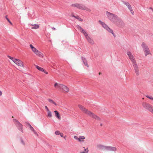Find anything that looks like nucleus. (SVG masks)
I'll return each instance as SVG.
<instances>
[{
  "instance_id": "nucleus-1",
  "label": "nucleus",
  "mask_w": 153,
  "mask_h": 153,
  "mask_svg": "<svg viewBox=\"0 0 153 153\" xmlns=\"http://www.w3.org/2000/svg\"><path fill=\"white\" fill-rule=\"evenodd\" d=\"M78 107L84 113L93 118L99 121L101 120V119L98 116L94 114L91 111L88 110L83 106L80 105H78Z\"/></svg>"
},
{
  "instance_id": "nucleus-2",
  "label": "nucleus",
  "mask_w": 153,
  "mask_h": 153,
  "mask_svg": "<svg viewBox=\"0 0 153 153\" xmlns=\"http://www.w3.org/2000/svg\"><path fill=\"white\" fill-rule=\"evenodd\" d=\"M54 86L55 88L58 89L63 93L66 94L69 91V88L67 86L63 84L56 82L55 83Z\"/></svg>"
},
{
  "instance_id": "nucleus-3",
  "label": "nucleus",
  "mask_w": 153,
  "mask_h": 153,
  "mask_svg": "<svg viewBox=\"0 0 153 153\" xmlns=\"http://www.w3.org/2000/svg\"><path fill=\"white\" fill-rule=\"evenodd\" d=\"M71 6L73 7H76L80 10H85L88 12L91 11V10L90 8L82 4L76 3L72 4Z\"/></svg>"
},
{
  "instance_id": "nucleus-4",
  "label": "nucleus",
  "mask_w": 153,
  "mask_h": 153,
  "mask_svg": "<svg viewBox=\"0 0 153 153\" xmlns=\"http://www.w3.org/2000/svg\"><path fill=\"white\" fill-rule=\"evenodd\" d=\"M8 57L18 66L22 68L24 67V65L23 62L20 60L15 58L9 56H8Z\"/></svg>"
},
{
  "instance_id": "nucleus-5",
  "label": "nucleus",
  "mask_w": 153,
  "mask_h": 153,
  "mask_svg": "<svg viewBox=\"0 0 153 153\" xmlns=\"http://www.w3.org/2000/svg\"><path fill=\"white\" fill-rule=\"evenodd\" d=\"M141 46L143 48L146 56L149 55L151 54L149 49L145 43L143 42L141 45Z\"/></svg>"
},
{
  "instance_id": "nucleus-6",
  "label": "nucleus",
  "mask_w": 153,
  "mask_h": 153,
  "mask_svg": "<svg viewBox=\"0 0 153 153\" xmlns=\"http://www.w3.org/2000/svg\"><path fill=\"white\" fill-rule=\"evenodd\" d=\"M142 104L144 108L153 114V106L152 105L146 102H143Z\"/></svg>"
},
{
  "instance_id": "nucleus-7",
  "label": "nucleus",
  "mask_w": 153,
  "mask_h": 153,
  "mask_svg": "<svg viewBox=\"0 0 153 153\" xmlns=\"http://www.w3.org/2000/svg\"><path fill=\"white\" fill-rule=\"evenodd\" d=\"M106 14L108 18L113 22H114V21H115L116 19L118 17L117 15L108 12H106Z\"/></svg>"
},
{
  "instance_id": "nucleus-8",
  "label": "nucleus",
  "mask_w": 153,
  "mask_h": 153,
  "mask_svg": "<svg viewBox=\"0 0 153 153\" xmlns=\"http://www.w3.org/2000/svg\"><path fill=\"white\" fill-rule=\"evenodd\" d=\"M114 23L120 27H122L124 26V22L118 17L114 21Z\"/></svg>"
},
{
  "instance_id": "nucleus-9",
  "label": "nucleus",
  "mask_w": 153,
  "mask_h": 153,
  "mask_svg": "<svg viewBox=\"0 0 153 153\" xmlns=\"http://www.w3.org/2000/svg\"><path fill=\"white\" fill-rule=\"evenodd\" d=\"M127 54L128 55V57L130 59L131 61L132 62L133 65H134V63H137L134 57L133 56L131 53L130 51H128Z\"/></svg>"
},
{
  "instance_id": "nucleus-10",
  "label": "nucleus",
  "mask_w": 153,
  "mask_h": 153,
  "mask_svg": "<svg viewBox=\"0 0 153 153\" xmlns=\"http://www.w3.org/2000/svg\"><path fill=\"white\" fill-rule=\"evenodd\" d=\"M100 22L101 24L102 25V27L105 28L106 30L108 31L111 33L112 34H113V31L110 28H109L104 23L99 21Z\"/></svg>"
},
{
  "instance_id": "nucleus-11",
  "label": "nucleus",
  "mask_w": 153,
  "mask_h": 153,
  "mask_svg": "<svg viewBox=\"0 0 153 153\" xmlns=\"http://www.w3.org/2000/svg\"><path fill=\"white\" fill-rule=\"evenodd\" d=\"M76 27L78 30L84 35L85 37L88 36L86 31L84 29H82L80 26L77 25Z\"/></svg>"
},
{
  "instance_id": "nucleus-12",
  "label": "nucleus",
  "mask_w": 153,
  "mask_h": 153,
  "mask_svg": "<svg viewBox=\"0 0 153 153\" xmlns=\"http://www.w3.org/2000/svg\"><path fill=\"white\" fill-rule=\"evenodd\" d=\"M89 152L88 147L85 148V147L81 148L79 150V153H88Z\"/></svg>"
},
{
  "instance_id": "nucleus-13",
  "label": "nucleus",
  "mask_w": 153,
  "mask_h": 153,
  "mask_svg": "<svg viewBox=\"0 0 153 153\" xmlns=\"http://www.w3.org/2000/svg\"><path fill=\"white\" fill-rule=\"evenodd\" d=\"M133 66L135 71V74L137 76L139 75L140 73L138 69V67L137 63H134V65Z\"/></svg>"
},
{
  "instance_id": "nucleus-14",
  "label": "nucleus",
  "mask_w": 153,
  "mask_h": 153,
  "mask_svg": "<svg viewBox=\"0 0 153 153\" xmlns=\"http://www.w3.org/2000/svg\"><path fill=\"white\" fill-rule=\"evenodd\" d=\"M30 46L31 49V50L35 54L38 55V50L35 48L32 44H30Z\"/></svg>"
},
{
  "instance_id": "nucleus-15",
  "label": "nucleus",
  "mask_w": 153,
  "mask_h": 153,
  "mask_svg": "<svg viewBox=\"0 0 153 153\" xmlns=\"http://www.w3.org/2000/svg\"><path fill=\"white\" fill-rule=\"evenodd\" d=\"M25 124L28 128H29L31 131H33L34 134L37 135V133L35 131L33 128L29 123L27 122H26Z\"/></svg>"
},
{
  "instance_id": "nucleus-16",
  "label": "nucleus",
  "mask_w": 153,
  "mask_h": 153,
  "mask_svg": "<svg viewBox=\"0 0 153 153\" xmlns=\"http://www.w3.org/2000/svg\"><path fill=\"white\" fill-rule=\"evenodd\" d=\"M105 147V146L101 144H98L96 145L97 149L99 150H104Z\"/></svg>"
},
{
  "instance_id": "nucleus-17",
  "label": "nucleus",
  "mask_w": 153,
  "mask_h": 153,
  "mask_svg": "<svg viewBox=\"0 0 153 153\" xmlns=\"http://www.w3.org/2000/svg\"><path fill=\"white\" fill-rule=\"evenodd\" d=\"M85 38L89 43L92 45H93L94 44V41L93 40L88 36L86 37Z\"/></svg>"
},
{
  "instance_id": "nucleus-18",
  "label": "nucleus",
  "mask_w": 153,
  "mask_h": 153,
  "mask_svg": "<svg viewBox=\"0 0 153 153\" xmlns=\"http://www.w3.org/2000/svg\"><path fill=\"white\" fill-rule=\"evenodd\" d=\"M85 139V137L84 136H80L79 137L78 141L80 143L83 142H84Z\"/></svg>"
},
{
  "instance_id": "nucleus-19",
  "label": "nucleus",
  "mask_w": 153,
  "mask_h": 153,
  "mask_svg": "<svg viewBox=\"0 0 153 153\" xmlns=\"http://www.w3.org/2000/svg\"><path fill=\"white\" fill-rule=\"evenodd\" d=\"M55 113V117L58 118L59 120H61V115L57 111H54Z\"/></svg>"
},
{
  "instance_id": "nucleus-20",
  "label": "nucleus",
  "mask_w": 153,
  "mask_h": 153,
  "mask_svg": "<svg viewBox=\"0 0 153 153\" xmlns=\"http://www.w3.org/2000/svg\"><path fill=\"white\" fill-rule=\"evenodd\" d=\"M14 122H16V124L17 126L19 127V129L22 130V125L19 122H18L16 119H13Z\"/></svg>"
},
{
  "instance_id": "nucleus-21",
  "label": "nucleus",
  "mask_w": 153,
  "mask_h": 153,
  "mask_svg": "<svg viewBox=\"0 0 153 153\" xmlns=\"http://www.w3.org/2000/svg\"><path fill=\"white\" fill-rule=\"evenodd\" d=\"M39 57H40V59H40L42 61H43L45 60L44 58V55L43 54L39 52Z\"/></svg>"
},
{
  "instance_id": "nucleus-22",
  "label": "nucleus",
  "mask_w": 153,
  "mask_h": 153,
  "mask_svg": "<svg viewBox=\"0 0 153 153\" xmlns=\"http://www.w3.org/2000/svg\"><path fill=\"white\" fill-rule=\"evenodd\" d=\"M123 3L124 5L126 6L128 9H129V8H130L131 7V5L128 2L125 1H123Z\"/></svg>"
},
{
  "instance_id": "nucleus-23",
  "label": "nucleus",
  "mask_w": 153,
  "mask_h": 153,
  "mask_svg": "<svg viewBox=\"0 0 153 153\" xmlns=\"http://www.w3.org/2000/svg\"><path fill=\"white\" fill-rule=\"evenodd\" d=\"M47 112V117L49 118H51L52 117V114L51 111L49 110Z\"/></svg>"
},
{
  "instance_id": "nucleus-24",
  "label": "nucleus",
  "mask_w": 153,
  "mask_h": 153,
  "mask_svg": "<svg viewBox=\"0 0 153 153\" xmlns=\"http://www.w3.org/2000/svg\"><path fill=\"white\" fill-rule=\"evenodd\" d=\"M39 70L44 72V73H45L46 74H48V73L47 72L45 71V69H43L42 68H41L39 67Z\"/></svg>"
},
{
  "instance_id": "nucleus-25",
  "label": "nucleus",
  "mask_w": 153,
  "mask_h": 153,
  "mask_svg": "<svg viewBox=\"0 0 153 153\" xmlns=\"http://www.w3.org/2000/svg\"><path fill=\"white\" fill-rule=\"evenodd\" d=\"M48 101L50 103L53 104L55 105H56L57 104L53 100L51 99H48Z\"/></svg>"
},
{
  "instance_id": "nucleus-26",
  "label": "nucleus",
  "mask_w": 153,
  "mask_h": 153,
  "mask_svg": "<svg viewBox=\"0 0 153 153\" xmlns=\"http://www.w3.org/2000/svg\"><path fill=\"white\" fill-rule=\"evenodd\" d=\"M104 150L111 151V146H105Z\"/></svg>"
},
{
  "instance_id": "nucleus-27",
  "label": "nucleus",
  "mask_w": 153,
  "mask_h": 153,
  "mask_svg": "<svg viewBox=\"0 0 153 153\" xmlns=\"http://www.w3.org/2000/svg\"><path fill=\"white\" fill-rule=\"evenodd\" d=\"M32 26L31 28L32 29H36L38 28V25H32Z\"/></svg>"
},
{
  "instance_id": "nucleus-28",
  "label": "nucleus",
  "mask_w": 153,
  "mask_h": 153,
  "mask_svg": "<svg viewBox=\"0 0 153 153\" xmlns=\"http://www.w3.org/2000/svg\"><path fill=\"white\" fill-rule=\"evenodd\" d=\"M116 149V148L115 147L111 146V151H115Z\"/></svg>"
},
{
  "instance_id": "nucleus-29",
  "label": "nucleus",
  "mask_w": 153,
  "mask_h": 153,
  "mask_svg": "<svg viewBox=\"0 0 153 153\" xmlns=\"http://www.w3.org/2000/svg\"><path fill=\"white\" fill-rule=\"evenodd\" d=\"M129 10L130 11L131 13L132 14H133V15L134 14V12L133 10L131 7L130 8H129Z\"/></svg>"
},
{
  "instance_id": "nucleus-30",
  "label": "nucleus",
  "mask_w": 153,
  "mask_h": 153,
  "mask_svg": "<svg viewBox=\"0 0 153 153\" xmlns=\"http://www.w3.org/2000/svg\"><path fill=\"white\" fill-rule=\"evenodd\" d=\"M74 17L76 18L79 21H82V20L81 18H79L78 16H74Z\"/></svg>"
},
{
  "instance_id": "nucleus-31",
  "label": "nucleus",
  "mask_w": 153,
  "mask_h": 153,
  "mask_svg": "<svg viewBox=\"0 0 153 153\" xmlns=\"http://www.w3.org/2000/svg\"><path fill=\"white\" fill-rule=\"evenodd\" d=\"M83 62L84 64H85V65L87 66L88 67H89L88 65V63H87V61L84 60L83 61Z\"/></svg>"
},
{
  "instance_id": "nucleus-32",
  "label": "nucleus",
  "mask_w": 153,
  "mask_h": 153,
  "mask_svg": "<svg viewBox=\"0 0 153 153\" xmlns=\"http://www.w3.org/2000/svg\"><path fill=\"white\" fill-rule=\"evenodd\" d=\"M146 97L149 99H150L152 100H153V97L152 96H146Z\"/></svg>"
},
{
  "instance_id": "nucleus-33",
  "label": "nucleus",
  "mask_w": 153,
  "mask_h": 153,
  "mask_svg": "<svg viewBox=\"0 0 153 153\" xmlns=\"http://www.w3.org/2000/svg\"><path fill=\"white\" fill-rule=\"evenodd\" d=\"M74 138L76 140H77L78 141L79 140V137H77V136H74Z\"/></svg>"
},
{
  "instance_id": "nucleus-34",
  "label": "nucleus",
  "mask_w": 153,
  "mask_h": 153,
  "mask_svg": "<svg viewBox=\"0 0 153 153\" xmlns=\"http://www.w3.org/2000/svg\"><path fill=\"white\" fill-rule=\"evenodd\" d=\"M60 133L58 131H56L55 132V134L57 135H59V134Z\"/></svg>"
},
{
  "instance_id": "nucleus-35",
  "label": "nucleus",
  "mask_w": 153,
  "mask_h": 153,
  "mask_svg": "<svg viewBox=\"0 0 153 153\" xmlns=\"http://www.w3.org/2000/svg\"><path fill=\"white\" fill-rule=\"evenodd\" d=\"M45 108L46 110L47 111L49 110V109L48 108L47 106H45Z\"/></svg>"
},
{
  "instance_id": "nucleus-36",
  "label": "nucleus",
  "mask_w": 153,
  "mask_h": 153,
  "mask_svg": "<svg viewBox=\"0 0 153 153\" xmlns=\"http://www.w3.org/2000/svg\"><path fill=\"white\" fill-rule=\"evenodd\" d=\"M7 20L11 25H13L12 23L10 21L8 18H7Z\"/></svg>"
},
{
  "instance_id": "nucleus-37",
  "label": "nucleus",
  "mask_w": 153,
  "mask_h": 153,
  "mask_svg": "<svg viewBox=\"0 0 153 153\" xmlns=\"http://www.w3.org/2000/svg\"><path fill=\"white\" fill-rule=\"evenodd\" d=\"M59 135L61 136V137H63V134L62 133H60Z\"/></svg>"
},
{
  "instance_id": "nucleus-38",
  "label": "nucleus",
  "mask_w": 153,
  "mask_h": 153,
  "mask_svg": "<svg viewBox=\"0 0 153 153\" xmlns=\"http://www.w3.org/2000/svg\"><path fill=\"white\" fill-rule=\"evenodd\" d=\"M2 95V93L1 91H0V96H1Z\"/></svg>"
},
{
  "instance_id": "nucleus-39",
  "label": "nucleus",
  "mask_w": 153,
  "mask_h": 153,
  "mask_svg": "<svg viewBox=\"0 0 153 153\" xmlns=\"http://www.w3.org/2000/svg\"><path fill=\"white\" fill-rule=\"evenodd\" d=\"M36 68L38 69V66L36 65Z\"/></svg>"
},
{
  "instance_id": "nucleus-40",
  "label": "nucleus",
  "mask_w": 153,
  "mask_h": 153,
  "mask_svg": "<svg viewBox=\"0 0 153 153\" xmlns=\"http://www.w3.org/2000/svg\"><path fill=\"white\" fill-rule=\"evenodd\" d=\"M6 19L7 20V18H8L7 17V16H6Z\"/></svg>"
},
{
  "instance_id": "nucleus-41",
  "label": "nucleus",
  "mask_w": 153,
  "mask_h": 153,
  "mask_svg": "<svg viewBox=\"0 0 153 153\" xmlns=\"http://www.w3.org/2000/svg\"><path fill=\"white\" fill-rule=\"evenodd\" d=\"M100 74V73H99V74Z\"/></svg>"
}]
</instances>
